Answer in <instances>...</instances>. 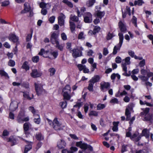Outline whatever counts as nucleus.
<instances>
[{"label":"nucleus","instance_id":"53","mask_svg":"<svg viewBox=\"0 0 153 153\" xmlns=\"http://www.w3.org/2000/svg\"><path fill=\"white\" fill-rule=\"evenodd\" d=\"M63 90L64 91L67 90L66 91L70 93L71 92V87L70 85H66L64 88Z\"/></svg>","mask_w":153,"mask_h":153},{"label":"nucleus","instance_id":"47","mask_svg":"<svg viewBox=\"0 0 153 153\" xmlns=\"http://www.w3.org/2000/svg\"><path fill=\"white\" fill-rule=\"evenodd\" d=\"M8 65L11 67H14L15 65V62L14 60L10 59L8 61Z\"/></svg>","mask_w":153,"mask_h":153},{"label":"nucleus","instance_id":"2","mask_svg":"<svg viewBox=\"0 0 153 153\" xmlns=\"http://www.w3.org/2000/svg\"><path fill=\"white\" fill-rule=\"evenodd\" d=\"M70 53H72V56L74 58H76L82 56V51L78 48H74L70 51Z\"/></svg>","mask_w":153,"mask_h":153},{"label":"nucleus","instance_id":"49","mask_svg":"<svg viewBox=\"0 0 153 153\" xmlns=\"http://www.w3.org/2000/svg\"><path fill=\"white\" fill-rule=\"evenodd\" d=\"M132 23L134 24L135 27H137V18L134 16H133L132 20Z\"/></svg>","mask_w":153,"mask_h":153},{"label":"nucleus","instance_id":"44","mask_svg":"<svg viewBox=\"0 0 153 153\" xmlns=\"http://www.w3.org/2000/svg\"><path fill=\"white\" fill-rule=\"evenodd\" d=\"M56 47L61 51L63 50V47L62 45H60L59 42L56 44Z\"/></svg>","mask_w":153,"mask_h":153},{"label":"nucleus","instance_id":"21","mask_svg":"<svg viewBox=\"0 0 153 153\" xmlns=\"http://www.w3.org/2000/svg\"><path fill=\"white\" fill-rule=\"evenodd\" d=\"M118 35L119 38V42L118 44L120 45V47H121L124 39L123 34L122 33H118Z\"/></svg>","mask_w":153,"mask_h":153},{"label":"nucleus","instance_id":"50","mask_svg":"<svg viewBox=\"0 0 153 153\" xmlns=\"http://www.w3.org/2000/svg\"><path fill=\"white\" fill-rule=\"evenodd\" d=\"M139 77L141 79L142 81L143 82H146L149 80V79L147 76H146L145 75H141L139 76Z\"/></svg>","mask_w":153,"mask_h":153},{"label":"nucleus","instance_id":"7","mask_svg":"<svg viewBox=\"0 0 153 153\" xmlns=\"http://www.w3.org/2000/svg\"><path fill=\"white\" fill-rule=\"evenodd\" d=\"M61 123L58 120L57 117H55L53 121V128L56 131L60 130V126Z\"/></svg>","mask_w":153,"mask_h":153},{"label":"nucleus","instance_id":"13","mask_svg":"<svg viewBox=\"0 0 153 153\" xmlns=\"http://www.w3.org/2000/svg\"><path fill=\"white\" fill-rule=\"evenodd\" d=\"M149 131L147 128H144L143 129L142 131V133L140 135L141 137L143 136H144L147 139H149V138L150 134H149Z\"/></svg>","mask_w":153,"mask_h":153},{"label":"nucleus","instance_id":"24","mask_svg":"<svg viewBox=\"0 0 153 153\" xmlns=\"http://www.w3.org/2000/svg\"><path fill=\"white\" fill-rule=\"evenodd\" d=\"M35 117L36 118L33 119L34 122L36 124H39L41 122V119L39 115L37 114Z\"/></svg>","mask_w":153,"mask_h":153},{"label":"nucleus","instance_id":"31","mask_svg":"<svg viewBox=\"0 0 153 153\" xmlns=\"http://www.w3.org/2000/svg\"><path fill=\"white\" fill-rule=\"evenodd\" d=\"M32 148V145L30 144L26 145L25 146L24 153H27L28 151L31 149Z\"/></svg>","mask_w":153,"mask_h":153},{"label":"nucleus","instance_id":"35","mask_svg":"<svg viewBox=\"0 0 153 153\" xmlns=\"http://www.w3.org/2000/svg\"><path fill=\"white\" fill-rule=\"evenodd\" d=\"M0 74L2 76H4L5 77H7L8 78L9 77L7 73L3 70H0Z\"/></svg>","mask_w":153,"mask_h":153},{"label":"nucleus","instance_id":"62","mask_svg":"<svg viewBox=\"0 0 153 153\" xmlns=\"http://www.w3.org/2000/svg\"><path fill=\"white\" fill-rule=\"evenodd\" d=\"M47 4L45 3L42 2L40 3L39 7L41 8H43L46 7Z\"/></svg>","mask_w":153,"mask_h":153},{"label":"nucleus","instance_id":"30","mask_svg":"<svg viewBox=\"0 0 153 153\" xmlns=\"http://www.w3.org/2000/svg\"><path fill=\"white\" fill-rule=\"evenodd\" d=\"M121 47L118 44L117 46H115L114 48L113 53L114 55H115L117 53V50H120Z\"/></svg>","mask_w":153,"mask_h":153},{"label":"nucleus","instance_id":"16","mask_svg":"<svg viewBox=\"0 0 153 153\" xmlns=\"http://www.w3.org/2000/svg\"><path fill=\"white\" fill-rule=\"evenodd\" d=\"M144 116V121H149L152 122L153 121V114L152 113H149Z\"/></svg>","mask_w":153,"mask_h":153},{"label":"nucleus","instance_id":"56","mask_svg":"<svg viewBox=\"0 0 153 153\" xmlns=\"http://www.w3.org/2000/svg\"><path fill=\"white\" fill-rule=\"evenodd\" d=\"M77 67L80 71L83 70L84 68L85 67V65H83L81 64H79L77 65Z\"/></svg>","mask_w":153,"mask_h":153},{"label":"nucleus","instance_id":"58","mask_svg":"<svg viewBox=\"0 0 153 153\" xmlns=\"http://www.w3.org/2000/svg\"><path fill=\"white\" fill-rule=\"evenodd\" d=\"M145 65V61L144 59H143L140 61L139 63V66L141 67H143Z\"/></svg>","mask_w":153,"mask_h":153},{"label":"nucleus","instance_id":"22","mask_svg":"<svg viewBox=\"0 0 153 153\" xmlns=\"http://www.w3.org/2000/svg\"><path fill=\"white\" fill-rule=\"evenodd\" d=\"M28 62L27 61H25L23 63L22 66V68L25 70L26 71L29 70L30 69L29 66L28 65Z\"/></svg>","mask_w":153,"mask_h":153},{"label":"nucleus","instance_id":"59","mask_svg":"<svg viewBox=\"0 0 153 153\" xmlns=\"http://www.w3.org/2000/svg\"><path fill=\"white\" fill-rule=\"evenodd\" d=\"M71 43L70 42H68L66 43V48L70 51L72 50L71 48Z\"/></svg>","mask_w":153,"mask_h":153},{"label":"nucleus","instance_id":"25","mask_svg":"<svg viewBox=\"0 0 153 153\" xmlns=\"http://www.w3.org/2000/svg\"><path fill=\"white\" fill-rule=\"evenodd\" d=\"M35 138L36 139L39 141L44 139V137L41 132L36 134L35 135Z\"/></svg>","mask_w":153,"mask_h":153},{"label":"nucleus","instance_id":"45","mask_svg":"<svg viewBox=\"0 0 153 153\" xmlns=\"http://www.w3.org/2000/svg\"><path fill=\"white\" fill-rule=\"evenodd\" d=\"M105 107L104 104H99L97 105V110H101L104 108Z\"/></svg>","mask_w":153,"mask_h":153},{"label":"nucleus","instance_id":"18","mask_svg":"<svg viewBox=\"0 0 153 153\" xmlns=\"http://www.w3.org/2000/svg\"><path fill=\"white\" fill-rule=\"evenodd\" d=\"M100 86L101 90H102L105 88L109 89L110 86V84L108 82H104L103 84H101Z\"/></svg>","mask_w":153,"mask_h":153},{"label":"nucleus","instance_id":"46","mask_svg":"<svg viewBox=\"0 0 153 153\" xmlns=\"http://www.w3.org/2000/svg\"><path fill=\"white\" fill-rule=\"evenodd\" d=\"M10 4V2L8 0H5L1 3V6L2 7H6L9 5Z\"/></svg>","mask_w":153,"mask_h":153},{"label":"nucleus","instance_id":"64","mask_svg":"<svg viewBox=\"0 0 153 153\" xmlns=\"http://www.w3.org/2000/svg\"><path fill=\"white\" fill-rule=\"evenodd\" d=\"M9 134V132L6 130H4L3 131L2 135L3 136H8Z\"/></svg>","mask_w":153,"mask_h":153},{"label":"nucleus","instance_id":"12","mask_svg":"<svg viewBox=\"0 0 153 153\" xmlns=\"http://www.w3.org/2000/svg\"><path fill=\"white\" fill-rule=\"evenodd\" d=\"M138 133L133 134L131 135L130 139L135 142H138L141 139V137L140 135L138 136Z\"/></svg>","mask_w":153,"mask_h":153},{"label":"nucleus","instance_id":"19","mask_svg":"<svg viewBox=\"0 0 153 153\" xmlns=\"http://www.w3.org/2000/svg\"><path fill=\"white\" fill-rule=\"evenodd\" d=\"M96 14L98 17L100 19H101L105 15V12L104 11H101L99 10L96 12Z\"/></svg>","mask_w":153,"mask_h":153},{"label":"nucleus","instance_id":"33","mask_svg":"<svg viewBox=\"0 0 153 153\" xmlns=\"http://www.w3.org/2000/svg\"><path fill=\"white\" fill-rule=\"evenodd\" d=\"M96 0H89L86 3V5L88 7L92 6L95 2Z\"/></svg>","mask_w":153,"mask_h":153},{"label":"nucleus","instance_id":"52","mask_svg":"<svg viewBox=\"0 0 153 153\" xmlns=\"http://www.w3.org/2000/svg\"><path fill=\"white\" fill-rule=\"evenodd\" d=\"M114 36L113 33H111L110 32H108L107 35L106 37V39L107 40H110Z\"/></svg>","mask_w":153,"mask_h":153},{"label":"nucleus","instance_id":"10","mask_svg":"<svg viewBox=\"0 0 153 153\" xmlns=\"http://www.w3.org/2000/svg\"><path fill=\"white\" fill-rule=\"evenodd\" d=\"M118 27L121 32L125 33L127 30L126 25L122 21L120 20L118 22Z\"/></svg>","mask_w":153,"mask_h":153},{"label":"nucleus","instance_id":"3","mask_svg":"<svg viewBox=\"0 0 153 153\" xmlns=\"http://www.w3.org/2000/svg\"><path fill=\"white\" fill-rule=\"evenodd\" d=\"M83 18L84 21L85 23H91L92 21V14L90 12H86L83 15Z\"/></svg>","mask_w":153,"mask_h":153},{"label":"nucleus","instance_id":"34","mask_svg":"<svg viewBox=\"0 0 153 153\" xmlns=\"http://www.w3.org/2000/svg\"><path fill=\"white\" fill-rule=\"evenodd\" d=\"M67 102L66 101L61 102L59 103L60 106L62 109L66 108L67 107Z\"/></svg>","mask_w":153,"mask_h":153},{"label":"nucleus","instance_id":"20","mask_svg":"<svg viewBox=\"0 0 153 153\" xmlns=\"http://www.w3.org/2000/svg\"><path fill=\"white\" fill-rule=\"evenodd\" d=\"M86 10V8L84 7H82L80 9V11L79 10H77V12L78 17H80L82 15L83 13H84Z\"/></svg>","mask_w":153,"mask_h":153},{"label":"nucleus","instance_id":"27","mask_svg":"<svg viewBox=\"0 0 153 153\" xmlns=\"http://www.w3.org/2000/svg\"><path fill=\"white\" fill-rule=\"evenodd\" d=\"M23 97L25 98H26L29 100H30L32 99L33 98L34 96L33 94L32 95V97H30L29 94H26L25 92H23Z\"/></svg>","mask_w":153,"mask_h":153},{"label":"nucleus","instance_id":"61","mask_svg":"<svg viewBox=\"0 0 153 153\" xmlns=\"http://www.w3.org/2000/svg\"><path fill=\"white\" fill-rule=\"evenodd\" d=\"M121 65L123 71L124 72H127V67L126 66L127 65H126V63H122Z\"/></svg>","mask_w":153,"mask_h":153},{"label":"nucleus","instance_id":"54","mask_svg":"<svg viewBox=\"0 0 153 153\" xmlns=\"http://www.w3.org/2000/svg\"><path fill=\"white\" fill-rule=\"evenodd\" d=\"M130 57L129 56H128L126 57L125 59V63L126 65H129L131 64L130 61Z\"/></svg>","mask_w":153,"mask_h":153},{"label":"nucleus","instance_id":"1","mask_svg":"<svg viewBox=\"0 0 153 153\" xmlns=\"http://www.w3.org/2000/svg\"><path fill=\"white\" fill-rule=\"evenodd\" d=\"M59 33L57 32L54 31L51 35L50 41L51 43L54 45L59 42Z\"/></svg>","mask_w":153,"mask_h":153},{"label":"nucleus","instance_id":"38","mask_svg":"<svg viewBox=\"0 0 153 153\" xmlns=\"http://www.w3.org/2000/svg\"><path fill=\"white\" fill-rule=\"evenodd\" d=\"M29 109V110L33 114V116H35L37 114L36 113V110H35L33 107L32 106H30Z\"/></svg>","mask_w":153,"mask_h":153},{"label":"nucleus","instance_id":"9","mask_svg":"<svg viewBox=\"0 0 153 153\" xmlns=\"http://www.w3.org/2000/svg\"><path fill=\"white\" fill-rule=\"evenodd\" d=\"M65 15L62 13H60V16L58 17V23L60 26H62L64 24V19H65Z\"/></svg>","mask_w":153,"mask_h":153},{"label":"nucleus","instance_id":"57","mask_svg":"<svg viewBox=\"0 0 153 153\" xmlns=\"http://www.w3.org/2000/svg\"><path fill=\"white\" fill-rule=\"evenodd\" d=\"M110 102L114 104H118L119 103V101L117 98H114L110 100Z\"/></svg>","mask_w":153,"mask_h":153},{"label":"nucleus","instance_id":"17","mask_svg":"<svg viewBox=\"0 0 153 153\" xmlns=\"http://www.w3.org/2000/svg\"><path fill=\"white\" fill-rule=\"evenodd\" d=\"M100 76L99 75H95L89 80V82L94 84L95 83L98 82L100 81Z\"/></svg>","mask_w":153,"mask_h":153},{"label":"nucleus","instance_id":"60","mask_svg":"<svg viewBox=\"0 0 153 153\" xmlns=\"http://www.w3.org/2000/svg\"><path fill=\"white\" fill-rule=\"evenodd\" d=\"M87 146L88 144H87L85 143H82L80 148L81 149L86 150L87 149Z\"/></svg>","mask_w":153,"mask_h":153},{"label":"nucleus","instance_id":"43","mask_svg":"<svg viewBox=\"0 0 153 153\" xmlns=\"http://www.w3.org/2000/svg\"><path fill=\"white\" fill-rule=\"evenodd\" d=\"M93 83H90L88 84V89L91 92H93L94 91L93 90Z\"/></svg>","mask_w":153,"mask_h":153},{"label":"nucleus","instance_id":"63","mask_svg":"<svg viewBox=\"0 0 153 153\" xmlns=\"http://www.w3.org/2000/svg\"><path fill=\"white\" fill-rule=\"evenodd\" d=\"M122 59L121 57L120 56H117L115 58V62L117 63H120L121 62Z\"/></svg>","mask_w":153,"mask_h":153},{"label":"nucleus","instance_id":"37","mask_svg":"<svg viewBox=\"0 0 153 153\" xmlns=\"http://www.w3.org/2000/svg\"><path fill=\"white\" fill-rule=\"evenodd\" d=\"M49 71L50 72V76H52L54 75L56 71V70L53 68H50L49 69Z\"/></svg>","mask_w":153,"mask_h":153},{"label":"nucleus","instance_id":"6","mask_svg":"<svg viewBox=\"0 0 153 153\" xmlns=\"http://www.w3.org/2000/svg\"><path fill=\"white\" fill-rule=\"evenodd\" d=\"M42 74V73L41 71L36 69L32 70V72L30 73V76L33 78L40 77Z\"/></svg>","mask_w":153,"mask_h":153},{"label":"nucleus","instance_id":"42","mask_svg":"<svg viewBox=\"0 0 153 153\" xmlns=\"http://www.w3.org/2000/svg\"><path fill=\"white\" fill-rule=\"evenodd\" d=\"M32 61L34 63H37L39 60V57L38 56H36L33 57L32 59Z\"/></svg>","mask_w":153,"mask_h":153},{"label":"nucleus","instance_id":"23","mask_svg":"<svg viewBox=\"0 0 153 153\" xmlns=\"http://www.w3.org/2000/svg\"><path fill=\"white\" fill-rule=\"evenodd\" d=\"M69 93V92H68L67 91L64 92L63 94L64 100H68L70 99L71 97Z\"/></svg>","mask_w":153,"mask_h":153},{"label":"nucleus","instance_id":"28","mask_svg":"<svg viewBox=\"0 0 153 153\" xmlns=\"http://www.w3.org/2000/svg\"><path fill=\"white\" fill-rule=\"evenodd\" d=\"M69 23L71 31L72 33H73L75 30L76 27L74 23L73 22H69Z\"/></svg>","mask_w":153,"mask_h":153},{"label":"nucleus","instance_id":"48","mask_svg":"<svg viewBox=\"0 0 153 153\" xmlns=\"http://www.w3.org/2000/svg\"><path fill=\"white\" fill-rule=\"evenodd\" d=\"M79 17H77L75 15L70 17V19L74 22H77L79 20Z\"/></svg>","mask_w":153,"mask_h":153},{"label":"nucleus","instance_id":"15","mask_svg":"<svg viewBox=\"0 0 153 153\" xmlns=\"http://www.w3.org/2000/svg\"><path fill=\"white\" fill-rule=\"evenodd\" d=\"M66 145V143L64 140L62 139L60 140V141H58L57 143V147L60 149L65 148Z\"/></svg>","mask_w":153,"mask_h":153},{"label":"nucleus","instance_id":"55","mask_svg":"<svg viewBox=\"0 0 153 153\" xmlns=\"http://www.w3.org/2000/svg\"><path fill=\"white\" fill-rule=\"evenodd\" d=\"M84 33L83 32H81L79 33L78 36V39H85V37L83 36Z\"/></svg>","mask_w":153,"mask_h":153},{"label":"nucleus","instance_id":"32","mask_svg":"<svg viewBox=\"0 0 153 153\" xmlns=\"http://www.w3.org/2000/svg\"><path fill=\"white\" fill-rule=\"evenodd\" d=\"M144 2L143 0H137L135 1H134V5L136 6L137 5L139 6H140L142 5L143 4H144Z\"/></svg>","mask_w":153,"mask_h":153},{"label":"nucleus","instance_id":"36","mask_svg":"<svg viewBox=\"0 0 153 153\" xmlns=\"http://www.w3.org/2000/svg\"><path fill=\"white\" fill-rule=\"evenodd\" d=\"M101 28L100 27L97 26H95L93 31L94 33L96 34L97 33H98L100 30Z\"/></svg>","mask_w":153,"mask_h":153},{"label":"nucleus","instance_id":"51","mask_svg":"<svg viewBox=\"0 0 153 153\" xmlns=\"http://www.w3.org/2000/svg\"><path fill=\"white\" fill-rule=\"evenodd\" d=\"M50 54V55H52L54 57V59L56 58L58 55L57 51H54L53 52L51 51Z\"/></svg>","mask_w":153,"mask_h":153},{"label":"nucleus","instance_id":"5","mask_svg":"<svg viewBox=\"0 0 153 153\" xmlns=\"http://www.w3.org/2000/svg\"><path fill=\"white\" fill-rule=\"evenodd\" d=\"M50 52L48 50L45 51L44 48H41L38 54L42 56L44 58L51 59V58L50 56L51 54Z\"/></svg>","mask_w":153,"mask_h":153},{"label":"nucleus","instance_id":"8","mask_svg":"<svg viewBox=\"0 0 153 153\" xmlns=\"http://www.w3.org/2000/svg\"><path fill=\"white\" fill-rule=\"evenodd\" d=\"M8 39L10 41L13 43H19V37L15 34H10L8 36Z\"/></svg>","mask_w":153,"mask_h":153},{"label":"nucleus","instance_id":"14","mask_svg":"<svg viewBox=\"0 0 153 153\" xmlns=\"http://www.w3.org/2000/svg\"><path fill=\"white\" fill-rule=\"evenodd\" d=\"M7 142H10L11 143V146H13L17 144V139L13 136H10L9 138L7 139Z\"/></svg>","mask_w":153,"mask_h":153},{"label":"nucleus","instance_id":"29","mask_svg":"<svg viewBox=\"0 0 153 153\" xmlns=\"http://www.w3.org/2000/svg\"><path fill=\"white\" fill-rule=\"evenodd\" d=\"M62 2L66 4L70 7L72 8L73 7V5L72 3L68 0H63Z\"/></svg>","mask_w":153,"mask_h":153},{"label":"nucleus","instance_id":"4","mask_svg":"<svg viewBox=\"0 0 153 153\" xmlns=\"http://www.w3.org/2000/svg\"><path fill=\"white\" fill-rule=\"evenodd\" d=\"M34 86L35 90L38 96L40 95L42 92L44 91L45 92L46 91L45 90L43 89L42 85L40 84H38L35 83Z\"/></svg>","mask_w":153,"mask_h":153},{"label":"nucleus","instance_id":"39","mask_svg":"<svg viewBox=\"0 0 153 153\" xmlns=\"http://www.w3.org/2000/svg\"><path fill=\"white\" fill-rule=\"evenodd\" d=\"M21 86L26 89L29 88V84L27 82H23L21 84Z\"/></svg>","mask_w":153,"mask_h":153},{"label":"nucleus","instance_id":"26","mask_svg":"<svg viewBox=\"0 0 153 153\" xmlns=\"http://www.w3.org/2000/svg\"><path fill=\"white\" fill-rule=\"evenodd\" d=\"M149 108H146L143 112H141L140 113V115L141 117H143V116L149 113Z\"/></svg>","mask_w":153,"mask_h":153},{"label":"nucleus","instance_id":"11","mask_svg":"<svg viewBox=\"0 0 153 153\" xmlns=\"http://www.w3.org/2000/svg\"><path fill=\"white\" fill-rule=\"evenodd\" d=\"M25 116V113L22 111H20L19 112L16 118L17 122L19 123H23V120Z\"/></svg>","mask_w":153,"mask_h":153},{"label":"nucleus","instance_id":"41","mask_svg":"<svg viewBox=\"0 0 153 153\" xmlns=\"http://www.w3.org/2000/svg\"><path fill=\"white\" fill-rule=\"evenodd\" d=\"M24 131H28L29 128V123H25L23 124Z\"/></svg>","mask_w":153,"mask_h":153},{"label":"nucleus","instance_id":"40","mask_svg":"<svg viewBox=\"0 0 153 153\" xmlns=\"http://www.w3.org/2000/svg\"><path fill=\"white\" fill-rule=\"evenodd\" d=\"M88 115L89 116H93L97 117L98 115V113L97 111L92 110L90 111L88 114Z\"/></svg>","mask_w":153,"mask_h":153}]
</instances>
